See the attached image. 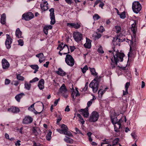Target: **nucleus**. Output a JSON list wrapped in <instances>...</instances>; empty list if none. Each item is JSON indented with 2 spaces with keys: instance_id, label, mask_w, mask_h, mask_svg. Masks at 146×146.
<instances>
[{
  "instance_id": "nucleus-43",
  "label": "nucleus",
  "mask_w": 146,
  "mask_h": 146,
  "mask_svg": "<svg viewBox=\"0 0 146 146\" xmlns=\"http://www.w3.org/2000/svg\"><path fill=\"white\" fill-rule=\"evenodd\" d=\"M19 83V82L17 80H13L11 82V84L14 85L16 86L18 85Z\"/></svg>"
},
{
  "instance_id": "nucleus-30",
  "label": "nucleus",
  "mask_w": 146,
  "mask_h": 146,
  "mask_svg": "<svg viewBox=\"0 0 146 146\" xmlns=\"http://www.w3.org/2000/svg\"><path fill=\"white\" fill-rule=\"evenodd\" d=\"M64 141L66 143H73V140L72 139L66 136L64 139Z\"/></svg>"
},
{
  "instance_id": "nucleus-54",
  "label": "nucleus",
  "mask_w": 146,
  "mask_h": 146,
  "mask_svg": "<svg viewBox=\"0 0 146 146\" xmlns=\"http://www.w3.org/2000/svg\"><path fill=\"white\" fill-rule=\"evenodd\" d=\"M62 95V96L65 98H67L68 96V94L67 92H63V93H61Z\"/></svg>"
},
{
  "instance_id": "nucleus-12",
  "label": "nucleus",
  "mask_w": 146,
  "mask_h": 146,
  "mask_svg": "<svg viewBox=\"0 0 146 146\" xmlns=\"http://www.w3.org/2000/svg\"><path fill=\"white\" fill-rule=\"evenodd\" d=\"M61 128L63 134L68 136H70L72 135V134L70 132L68 131V128L67 126L66 125L62 124L61 126Z\"/></svg>"
},
{
  "instance_id": "nucleus-35",
  "label": "nucleus",
  "mask_w": 146,
  "mask_h": 146,
  "mask_svg": "<svg viewBox=\"0 0 146 146\" xmlns=\"http://www.w3.org/2000/svg\"><path fill=\"white\" fill-rule=\"evenodd\" d=\"M96 99V97L94 96L93 97V98L90 101H88L87 103V107L86 108H88L90 107V106L92 105V101L93 100H95Z\"/></svg>"
},
{
  "instance_id": "nucleus-16",
  "label": "nucleus",
  "mask_w": 146,
  "mask_h": 146,
  "mask_svg": "<svg viewBox=\"0 0 146 146\" xmlns=\"http://www.w3.org/2000/svg\"><path fill=\"white\" fill-rule=\"evenodd\" d=\"M8 111L14 113H17L20 111V110L18 108L12 107L8 109Z\"/></svg>"
},
{
  "instance_id": "nucleus-5",
  "label": "nucleus",
  "mask_w": 146,
  "mask_h": 146,
  "mask_svg": "<svg viewBox=\"0 0 146 146\" xmlns=\"http://www.w3.org/2000/svg\"><path fill=\"white\" fill-rule=\"evenodd\" d=\"M63 49L65 51L63 53V54H66L70 53L68 45L66 44L64 45V43L62 42L58 45L57 49L61 51Z\"/></svg>"
},
{
  "instance_id": "nucleus-34",
  "label": "nucleus",
  "mask_w": 146,
  "mask_h": 146,
  "mask_svg": "<svg viewBox=\"0 0 146 146\" xmlns=\"http://www.w3.org/2000/svg\"><path fill=\"white\" fill-rule=\"evenodd\" d=\"M16 78L17 79L20 81H24L25 78L23 76H21L20 74H16Z\"/></svg>"
},
{
  "instance_id": "nucleus-55",
  "label": "nucleus",
  "mask_w": 146,
  "mask_h": 146,
  "mask_svg": "<svg viewBox=\"0 0 146 146\" xmlns=\"http://www.w3.org/2000/svg\"><path fill=\"white\" fill-rule=\"evenodd\" d=\"M11 81L8 79L6 78L5 80V84L6 85L9 84L11 82Z\"/></svg>"
},
{
  "instance_id": "nucleus-1",
  "label": "nucleus",
  "mask_w": 146,
  "mask_h": 146,
  "mask_svg": "<svg viewBox=\"0 0 146 146\" xmlns=\"http://www.w3.org/2000/svg\"><path fill=\"white\" fill-rule=\"evenodd\" d=\"M112 49L113 50H109L108 51L110 53L112 52L114 57V60L112 58L111 59V67L113 69L117 65V62L119 61L121 62L123 61V58L125 55L123 53L119 52L118 50L115 51L114 47H113Z\"/></svg>"
},
{
  "instance_id": "nucleus-3",
  "label": "nucleus",
  "mask_w": 146,
  "mask_h": 146,
  "mask_svg": "<svg viewBox=\"0 0 146 146\" xmlns=\"http://www.w3.org/2000/svg\"><path fill=\"white\" fill-rule=\"evenodd\" d=\"M100 78V77L97 76L89 85V87L92 89L94 93H96L98 90L99 82L98 79Z\"/></svg>"
},
{
  "instance_id": "nucleus-19",
  "label": "nucleus",
  "mask_w": 146,
  "mask_h": 146,
  "mask_svg": "<svg viewBox=\"0 0 146 146\" xmlns=\"http://www.w3.org/2000/svg\"><path fill=\"white\" fill-rule=\"evenodd\" d=\"M44 81L43 79H41L38 82V86L40 90L43 89L44 86Z\"/></svg>"
},
{
  "instance_id": "nucleus-61",
  "label": "nucleus",
  "mask_w": 146,
  "mask_h": 146,
  "mask_svg": "<svg viewBox=\"0 0 146 146\" xmlns=\"http://www.w3.org/2000/svg\"><path fill=\"white\" fill-rule=\"evenodd\" d=\"M70 49L71 50V52H73L75 49V47L74 46H70Z\"/></svg>"
},
{
  "instance_id": "nucleus-56",
  "label": "nucleus",
  "mask_w": 146,
  "mask_h": 146,
  "mask_svg": "<svg viewBox=\"0 0 146 146\" xmlns=\"http://www.w3.org/2000/svg\"><path fill=\"white\" fill-rule=\"evenodd\" d=\"M136 28H131V30L134 35H135L136 33Z\"/></svg>"
},
{
  "instance_id": "nucleus-47",
  "label": "nucleus",
  "mask_w": 146,
  "mask_h": 146,
  "mask_svg": "<svg viewBox=\"0 0 146 146\" xmlns=\"http://www.w3.org/2000/svg\"><path fill=\"white\" fill-rule=\"evenodd\" d=\"M18 42L19 45L21 46H23L24 44V42L23 40L20 39L19 40H18Z\"/></svg>"
},
{
  "instance_id": "nucleus-41",
  "label": "nucleus",
  "mask_w": 146,
  "mask_h": 146,
  "mask_svg": "<svg viewBox=\"0 0 146 146\" xmlns=\"http://www.w3.org/2000/svg\"><path fill=\"white\" fill-rule=\"evenodd\" d=\"M94 20H98L100 18V17L97 14H95L93 16Z\"/></svg>"
},
{
  "instance_id": "nucleus-14",
  "label": "nucleus",
  "mask_w": 146,
  "mask_h": 146,
  "mask_svg": "<svg viewBox=\"0 0 146 146\" xmlns=\"http://www.w3.org/2000/svg\"><path fill=\"white\" fill-rule=\"evenodd\" d=\"M33 121V119L31 117L27 116L23 119V123L24 124H28L32 123Z\"/></svg>"
},
{
  "instance_id": "nucleus-44",
  "label": "nucleus",
  "mask_w": 146,
  "mask_h": 146,
  "mask_svg": "<svg viewBox=\"0 0 146 146\" xmlns=\"http://www.w3.org/2000/svg\"><path fill=\"white\" fill-rule=\"evenodd\" d=\"M81 69L83 73H84L86 72V70H88V67L87 65H85L83 68H81Z\"/></svg>"
},
{
  "instance_id": "nucleus-52",
  "label": "nucleus",
  "mask_w": 146,
  "mask_h": 146,
  "mask_svg": "<svg viewBox=\"0 0 146 146\" xmlns=\"http://www.w3.org/2000/svg\"><path fill=\"white\" fill-rule=\"evenodd\" d=\"M43 56V54L42 53H40L36 55V57L40 58H42Z\"/></svg>"
},
{
  "instance_id": "nucleus-15",
  "label": "nucleus",
  "mask_w": 146,
  "mask_h": 146,
  "mask_svg": "<svg viewBox=\"0 0 146 146\" xmlns=\"http://www.w3.org/2000/svg\"><path fill=\"white\" fill-rule=\"evenodd\" d=\"M67 26L71 28H74L76 29L79 28L81 27L80 24L79 22H77L76 23H67Z\"/></svg>"
},
{
  "instance_id": "nucleus-63",
  "label": "nucleus",
  "mask_w": 146,
  "mask_h": 146,
  "mask_svg": "<svg viewBox=\"0 0 146 146\" xmlns=\"http://www.w3.org/2000/svg\"><path fill=\"white\" fill-rule=\"evenodd\" d=\"M101 35L97 33H96V35L95 37L96 38L98 39V38H100L101 37Z\"/></svg>"
},
{
  "instance_id": "nucleus-13",
  "label": "nucleus",
  "mask_w": 146,
  "mask_h": 146,
  "mask_svg": "<svg viewBox=\"0 0 146 146\" xmlns=\"http://www.w3.org/2000/svg\"><path fill=\"white\" fill-rule=\"evenodd\" d=\"M2 66L3 69H7L10 66V64L7 60L5 59H3L1 61Z\"/></svg>"
},
{
  "instance_id": "nucleus-26",
  "label": "nucleus",
  "mask_w": 146,
  "mask_h": 146,
  "mask_svg": "<svg viewBox=\"0 0 146 146\" xmlns=\"http://www.w3.org/2000/svg\"><path fill=\"white\" fill-rule=\"evenodd\" d=\"M25 95V94L23 93H21L17 95L15 98L16 100L18 102H19L20 99Z\"/></svg>"
},
{
  "instance_id": "nucleus-49",
  "label": "nucleus",
  "mask_w": 146,
  "mask_h": 146,
  "mask_svg": "<svg viewBox=\"0 0 146 146\" xmlns=\"http://www.w3.org/2000/svg\"><path fill=\"white\" fill-rule=\"evenodd\" d=\"M39 80V79L37 77H35L32 80H31L30 81V83H32L33 82H35L37 81H38Z\"/></svg>"
},
{
  "instance_id": "nucleus-22",
  "label": "nucleus",
  "mask_w": 146,
  "mask_h": 146,
  "mask_svg": "<svg viewBox=\"0 0 146 146\" xmlns=\"http://www.w3.org/2000/svg\"><path fill=\"white\" fill-rule=\"evenodd\" d=\"M52 25H46L44 27L43 31L45 34L47 35L48 34V29H52Z\"/></svg>"
},
{
  "instance_id": "nucleus-31",
  "label": "nucleus",
  "mask_w": 146,
  "mask_h": 146,
  "mask_svg": "<svg viewBox=\"0 0 146 146\" xmlns=\"http://www.w3.org/2000/svg\"><path fill=\"white\" fill-rule=\"evenodd\" d=\"M107 89H108V88H106L103 90L102 89H100L98 92L99 96L100 95L101 97H102L104 93L106 92V90Z\"/></svg>"
},
{
  "instance_id": "nucleus-24",
  "label": "nucleus",
  "mask_w": 146,
  "mask_h": 146,
  "mask_svg": "<svg viewBox=\"0 0 146 146\" xmlns=\"http://www.w3.org/2000/svg\"><path fill=\"white\" fill-rule=\"evenodd\" d=\"M22 34V32L20 29L19 28H17L15 31L16 36L18 38H22L23 37L21 36Z\"/></svg>"
},
{
  "instance_id": "nucleus-53",
  "label": "nucleus",
  "mask_w": 146,
  "mask_h": 146,
  "mask_svg": "<svg viewBox=\"0 0 146 146\" xmlns=\"http://www.w3.org/2000/svg\"><path fill=\"white\" fill-rule=\"evenodd\" d=\"M75 130L76 132V134H80L82 135H83L80 130L77 128L76 127L75 128Z\"/></svg>"
},
{
  "instance_id": "nucleus-7",
  "label": "nucleus",
  "mask_w": 146,
  "mask_h": 146,
  "mask_svg": "<svg viewBox=\"0 0 146 146\" xmlns=\"http://www.w3.org/2000/svg\"><path fill=\"white\" fill-rule=\"evenodd\" d=\"M65 62L68 66L72 67L74 64V60L72 57L70 55L67 54L65 58Z\"/></svg>"
},
{
  "instance_id": "nucleus-39",
  "label": "nucleus",
  "mask_w": 146,
  "mask_h": 146,
  "mask_svg": "<svg viewBox=\"0 0 146 146\" xmlns=\"http://www.w3.org/2000/svg\"><path fill=\"white\" fill-rule=\"evenodd\" d=\"M119 140V139L118 138H116L113 141V144L111 146H114L115 145L117 144Z\"/></svg>"
},
{
  "instance_id": "nucleus-23",
  "label": "nucleus",
  "mask_w": 146,
  "mask_h": 146,
  "mask_svg": "<svg viewBox=\"0 0 146 146\" xmlns=\"http://www.w3.org/2000/svg\"><path fill=\"white\" fill-rule=\"evenodd\" d=\"M130 85V83L129 82H127L125 84V91L123 90V95L124 96L128 94V88Z\"/></svg>"
},
{
  "instance_id": "nucleus-33",
  "label": "nucleus",
  "mask_w": 146,
  "mask_h": 146,
  "mask_svg": "<svg viewBox=\"0 0 146 146\" xmlns=\"http://www.w3.org/2000/svg\"><path fill=\"white\" fill-rule=\"evenodd\" d=\"M89 68L90 69V71L92 75L94 76L97 75L98 73L96 72L95 69L94 68Z\"/></svg>"
},
{
  "instance_id": "nucleus-17",
  "label": "nucleus",
  "mask_w": 146,
  "mask_h": 146,
  "mask_svg": "<svg viewBox=\"0 0 146 146\" xmlns=\"http://www.w3.org/2000/svg\"><path fill=\"white\" fill-rule=\"evenodd\" d=\"M81 111L82 112V113L84 117H88L89 113L88 108H86L84 109H81Z\"/></svg>"
},
{
  "instance_id": "nucleus-21",
  "label": "nucleus",
  "mask_w": 146,
  "mask_h": 146,
  "mask_svg": "<svg viewBox=\"0 0 146 146\" xmlns=\"http://www.w3.org/2000/svg\"><path fill=\"white\" fill-rule=\"evenodd\" d=\"M75 95L76 97H77L79 96L80 95V94L79 93L77 89H76L75 91L74 89H73L72 90V93L71 94V96L72 98H73L74 100L75 99L74 98Z\"/></svg>"
},
{
  "instance_id": "nucleus-36",
  "label": "nucleus",
  "mask_w": 146,
  "mask_h": 146,
  "mask_svg": "<svg viewBox=\"0 0 146 146\" xmlns=\"http://www.w3.org/2000/svg\"><path fill=\"white\" fill-rule=\"evenodd\" d=\"M50 17L51 19L50 23L51 25H54L56 22L55 16H51Z\"/></svg>"
},
{
  "instance_id": "nucleus-51",
  "label": "nucleus",
  "mask_w": 146,
  "mask_h": 146,
  "mask_svg": "<svg viewBox=\"0 0 146 146\" xmlns=\"http://www.w3.org/2000/svg\"><path fill=\"white\" fill-rule=\"evenodd\" d=\"M33 131L35 135L37 136L38 135V133L36 128L35 127L33 128Z\"/></svg>"
},
{
  "instance_id": "nucleus-9",
  "label": "nucleus",
  "mask_w": 146,
  "mask_h": 146,
  "mask_svg": "<svg viewBox=\"0 0 146 146\" xmlns=\"http://www.w3.org/2000/svg\"><path fill=\"white\" fill-rule=\"evenodd\" d=\"M34 17V14L31 12L25 13L22 15V19L25 21H29Z\"/></svg>"
},
{
  "instance_id": "nucleus-40",
  "label": "nucleus",
  "mask_w": 146,
  "mask_h": 146,
  "mask_svg": "<svg viewBox=\"0 0 146 146\" xmlns=\"http://www.w3.org/2000/svg\"><path fill=\"white\" fill-rule=\"evenodd\" d=\"M40 7L41 9L44 11L47 10L49 8L48 6H42V3L40 4Z\"/></svg>"
},
{
  "instance_id": "nucleus-38",
  "label": "nucleus",
  "mask_w": 146,
  "mask_h": 146,
  "mask_svg": "<svg viewBox=\"0 0 146 146\" xmlns=\"http://www.w3.org/2000/svg\"><path fill=\"white\" fill-rule=\"evenodd\" d=\"M52 132L51 131H49L48 133L47 134L46 136V138L47 140L49 141L50 140L51 138V134Z\"/></svg>"
},
{
  "instance_id": "nucleus-64",
  "label": "nucleus",
  "mask_w": 146,
  "mask_h": 146,
  "mask_svg": "<svg viewBox=\"0 0 146 146\" xmlns=\"http://www.w3.org/2000/svg\"><path fill=\"white\" fill-rule=\"evenodd\" d=\"M70 110V109L69 108L68 106H67L66 108L65 109V111H66L68 112Z\"/></svg>"
},
{
  "instance_id": "nucleus-50",
  "label": "nucleus",
  "mask_w": 146,
  "mask_h": 146,
  "mask_svg": "<svg viewBox=\"0 0 146 146\" xmlns=\"http://www.w3.org/2000/svg\"><path fill=\"white\" fill-rule=\"evenodd\" d=\"M98 51L99 53H101V54H103L104 52L103 50L102 47L101 46H100V47L98 48Z\"/></svg>"
},
{
  "instance_id": "nucleus-57",
  "label": "nucleus",
  "mask_w": 146,
  "mask_h": 146,
  "mask_svg": "<svg viewBox=\"0 0 146 146\" xmlns=\"http://www.w3.org/2000/svg\"><path fill=\"white\" fill-rule=\"evenodd\" d=\"M131 135L134 139H135L137 138V136L135 134V133H132L131 134Z\"/></svg>"
},
{
  "instance_id": "nucleus-62",
  "label": "nucleus",
  "mask_w": 146,
  "mask_h": 146,
  "mask_svg": "<svg viewBox=\"0 0 146 146\" xmlns=\"http://www.w3.org/2000/svg\"><path fill=\"white\" fill-rule=\"evenodd\" d=\"M49 64V62L48 61L46 62V63L44 64L43 66L44 67L47 68L48 67V65Z\"/></svg>"
},
{
  "instance_id": "nucleus-37",
  "label": "nucleus",
  "mask_w": 146,
  "mask_h": 146,
  "mask_svg": "<svg viewBox=\"0 0 146 146\" xmlns=\"http://www.w3.org/2000/svg\"><path fill=\"white\" fill-rule=\"evenodd\" d=\"M31 85L29 84L27 82H25V88L28 90H29L30 89Z\"/></svg>"
},
{
  "instance_id": "nucleus-8",
  "label": "nucleus",
  "mask_w": 146,
  "mask_h": 146,
  "mask_svg": "<svg viewBox=\"0 0 146 146\" xmlns=\"http://www.w3.org/2000/svg\"><path fill=\"white\" fill-rule=\"evenodd\" d=\"M99 115L96 111H93L90 116L89 121L91 122H95L97 121L99 118Z\"/></svg>"
},
{
  "instance_id": "nucleus-60",
  "label": "nucleus",
  "mask_w": 146,
  "mask_h": 146,
  "mask_svg": "<svg viewBox=\"0 0 146 146\" xmlns=\"http://www.w3.org/2000/svg\"><path fill=\"white\" fill-rule=\"evenodd\" d=\"M31 108H32L33 110H35V109L34 108V104H33L32 105L28 108V110H31Z\"/></svg>"
},
{
  "instance_id": "nucleus-42",
  "label": "nucleus",
  "mask_w": 146,
  "mask_h": 146,
  "mask_svg": "<svg viewBox=\"0 0 146 146\" xmlns=\"http://www.w3.org/2000/svg\"><path fill=\"white\" fill-rule=\"evenodd\" d=\"M119 16L122 19H124L125 17V13L124 12H123L121 13Z\"/></svg>"
},
{
  "instance_id": "nucleus-45",
  "label": "nucleus",
  "mask_w": 146,
  "mask_h": 146,
  "mask_svg": "<svg viewBox=\"0 0 146 146\" xmlns=\"http://www.w3.org/2000/svg\"><path fill=\"white\" fill-rule=\"evenodd\" d=\"M30 67L33 69H38L39 67L37 65H33L30 66Z\"/></svg>"
},
{
  "instance_id": "nucleus-18",
  "label": "nucleus",
  "mask_w": 146,
  "mask_h": 146,
  "mask_svg": "<svg viewBox=\"0 0 146 146\" xmlns=\"http://www.w3.org/2000/svg\"><path fill=\"white\" fill-rule=\"evenodd\" d=\"M91 40L86 38V43L84 44V46L87 48H90L91 47Z\"/></svg>"
},
{
  "instance_id": "nucleus-25",
  "label": "nucleus",
  "mask_w": 146,
  "mask_h": 146,
  "mask_svg": "<svg viewBox=\"0 0 146 146\" xmlns=\"http://www.w3.org/2000/svg\"><path fill=\"white\" fill-rule=\"evenodd\" d=\"M59 92L61 93L63 92H67V89L64 84H63L59 89Z\"/></svg>"
},
{
  "instance_id": "nucleus-6",
  "label": "nucleus",
  "mask_w": 146,
  "mask_h": 146,
  "mask_svg": "<svg viewBox=\"0 0 146 146\" xmlns=\"http://www.w3.org/2000/svg\"><path fill=\"white\" fill-rule=\"evenodd\" d=\"M120 35H117L116 36L113 38L112 40L113 44L114 45H120V42L125 41V39H121Z\"/></svg>"
},
{
  "instance_id": "nucleus-20",
  "label": "nucleus",
  "mask_w": 146,
  "mask_h": 146,
  "mask_svg": "<svg viewBox=\"0 0 146 146\" xmlns=\"http://www.w3.org/2000/svg\"><path fill=\"white\" fill-rule=\"evenodd\" d=\"M56 73L62 76H64L66 75V74L61 68H59L58 70L56 72Z\"/></svg>"
},
{
  "instance_id": "nucleus-2",
  "label": "nucleus",
  "mask_w": 146,
  "mask_h": 146,
  "mask_svg": "<svg viewBox=\"0 0 146 146\" xmlns=\"http://www.w3.org/2000/svg\"><path fill=\"white\" fill-rule=\"evenodd\" d=\"M111 119L112 123L114 125L115 131L118 133L121 131L123 130L122 127L121 126V123L123 121L122 118H121L118 121V119L116 116L114 115H111L110 116Z\"/></svg>"
},
{
  "instance_id": "nucleus-29",
  "label": "nucleus",
  "mask_w": 146,
  "mask_h": 146,
  "mask_svg": "<svg viewBox=\"0 0 146 146\" xmlns=\"http://www.w3.org/2000/svg\"><path fill=\"white\" fill-rule=\"evenodd\" d=\"M121 27L119 25L115 26L114 29V31L117 33H119L121 32Z\"/></svg>"
},
{
  "instance_id": "nucleus-4",
  "label": "nucleus",
  "mask_w": 146,
  "mask_h": 146,
  "mask_svg": "<svg viewBox=\"0 0 146 146\" xmlns=\"http://www.w3.org/2000/svg\"><path fill=\"white\" fill-rule=\"evenodd\" d=\"M132 9L134 12L138 13L141 10V6L139 2L135 1L133 2Z\"/></svg>"
},
{
  "instance_id": "nucleus-27",
  "label": "nucleus",
  "mask_w": 146,
  "mask_h": 146,
  "mask_svg": "<svg viewBox=\"0 0 146 146\" xmlns=\"http://www.w3.org/2000/svg\"><path fill=\"white\" fill-rule=\"evenodd\" d=\"M103 141L105 142L102 143L101 144V146H111V145L108 144V143L110 142L109 140L108 139H105L103 140Z\"/></svg>"
},
{
  "instance_id": "nucleus-46",
  "label": "nucleus",
  "mask_w": 146,
  "mask_h": 146,
  "mask_svg": "<svg viewBox=\"0 0 146 146\" xmlns=\"http://www.w3.org/2000/svg\"><path fill=\"white\" fill-rule=\"evenodd\" d=\"M98 30L99 32L102 33L105 31V29L102 26H101L100 28L98 29Z\"/></svg>"
},
{
  "instance_id": "nucleus-11",
  "label": "nucleus",
  "mask_w": 146,
  "mask_h": 146,
  "mask_svg": "<svg viewBox=\"0 0 146 146\" xmlns=\"http://www.w3.org/2000/svg\"><path fill=\"white\" fill-rule=\"evenodd\" d=\"M6 36L7 38L5 41V44L7 48L9 49L11 47V44L12 43L13 40L11 38L9 35L7 34Z\"/></svg>"
},
{
  "instance_id": "nucleus-48",
  "label": "nucleus",
  "mask_w": 146,
  "mask_h": 146,
  "mask_svg": "<svg viewBox=\"0 0 146 146\" xmlns=\"http://www.w3.org/2000/svg\"><path fill=\"white\" fill-rule=\"evenodd\" d=\"M49 11L50 12V16L54 15V10L53 8H51L49 10Z\"/></svg>"
},
{
  "instance_id": "nucleus-58",
  "label": "nucleus",
  "mask_w": 146,
  "mask_h": 146,
  "mask_svg": "<svg viewBox=\"0 0 146 146\" xmlns=\"http://www.w3.org/2000/svg\"><path fill=\"white\" fill-rule=\"evenodd\" d=\"M60 98H59L57 100H56L54 102V106H56L57 105L58 102L60 101Z\"/></svg>"
},
{
  "instance_id": "nucleus-59",
  "label": "nucleus",
  "mask_w": 146,
  "mask_h": 146,
  "mask_svg": "<svg viewBox=\"0 0 146 146\" xmlns=\"http://www.w3.org/2000/svg\"><path fill=\"white\" fill-rule=\"evenodd\" d=\"M88 82H87L85 84V87L83 89V90L84 91H85V90H86L87 88H88Z\"/></svg>"
},
{
  "instance_id": "nucleus-10",
  "label": "nucleus",
  "mask_w": 146,
  "mask_h": 146,
  "mask_svg": "<svg viewBox=\"0 0 146 146\" xmlns=\"http://www.w3.org/2000/svg\"><path fill=\"white\" fill-rule=\"evenodd\" d=\"M73 37L75 40L77 42H79L83 38V35L78 32H74Z\"/></svg>"
},
{
  "instance_id": "nucleus-28",
  "label": "nucleus",
  "mask_w": 146,
  "mask_h": 146,
  "mask_svg": "<svg viewBox=\"0 0 146 146\" xmlns=\"http://www.w3.org/2000/svg\"><path fill=\"white\" fill-rule=\"evenodd\" d=\"M1 23L3 25L6 23V15L5 13H3L1 16Z\"/></svg>"
},
{
  "instance_id": "nucleus-32",
  "label": "nucleus",
  "mask_w": 146,
  "mask_h": 146,
  "mask_svg": "<svg viewBox=\"0 0 146 146\" xmlns=\"http://www.w3.org/2000/svg\"><path fill=\"white\" fill-rule=\"evenodd\" d=\"M133 38H132V40H130V51L131 52L132 50H135V47H134L133 46L134 44V43H133ZM134 44H135V43H134Z\"/></svg>"
}]
</instances>
